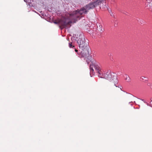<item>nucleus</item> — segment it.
<instances>
[{
    "label": "nucleus",
    "mask_w": 152,
    "mask_h": 152,
    "mask_svg": "<svg viewBox=\"0 0 152 152\" xmlns=\"http://www.w3.org/2000/svg\"><path fill=\"white\" fill-rule=\"evenodd\" d=\"M77 42L80 48L78 54L83 57L89 55V49L88 43L86 41L83 36L77 38Z\"/></svg>",
    "instance_id": "nucleus-1"
},
{
    "label": "nucleus",
    "mask_w": 152,
    "mask_h": 152,
    "mask_svg": "<svg viewBox=\"0 0 152 152\" xmlns=\"http://www.w3.org/2000/svg\"><path fill=\"white\" fill-rule=\"evenodd\" d=\"M55 24H58L60 25V27L64 28L67 25L69 24V22L66 21L65 19H63L57 20H55L54 22Z\"/></svg>",
    "instance_id": "nucleus-6"
},
{
    "label": "nucleus",
    "mask_w": 152,
    "mask_h": 152,
    "mask_svg": "<svg viewBox=\"0 0 152 152\" xmlns=\"http://www.w3.org/2000/svg\"><path fill=\"white\" fill-rule=\"evenodd\" d=\"M93 67L96 71V72L98 74V76L99 77H102L103 76L101 68L98 65H91L90 66V73L93 72L94 71Z\"/></svg>",
    "instance_id": "nucleus-4"
},
{
    "label": "nucleus",
    "mask_w": 152,
    "mask_h": 152,
    "mask_svg": "<svg viewBox=\"0 0 152 152\" xmlns=\"http://www.w3.org/2000/svg\"><path fill=\"white\" fill-rule=\"evenodd\" d=\"M99 31H100L101 33L103 32V31L102 30V28L100 29L99 30Z\"/></svg>",
    "instance_id": "nucleus-12"
},
{
    "label": "nucleus",
    "mask_w": 152,
    "mask_h": 152,
    "mask_svg": "<svg viewBox=\"0 0 152 152\" xmlns=\"http://www.w3.org/2000/svg\"><path fill=\"white\" fill-rule=\"evenodd\" d=\"M78 13L77 10L73 12L71 14H69V16H68L69 19L71 20L68 22L69 24L72 22L75 23L77 20L80 19L81 18L80 15L78 17L77 16V14Z\"/></svg>",
    "instance_id": "nucleus-3"
},
{
    "label": "nucleus",
    "mask_w": 152,
    "mask_h": 152,
    "mask_svg": "<svg viewBox=\"0 0 152 152\" xmlns=\"http://www.w3.org/2000/svg\"><path fill=\"white\" fill-rule=\"evenodd\" d=\"M150 104L151 105L152 107V98L151 99V101L150 102Z\"/></svg>",
    "instance_id": "nucleus-11"
},
{
    "label": "nucleus",
    "mask_w": 152,
    "mask_h": 152,
    "mask_svg": "<svg viewBox=\"0 0 152 152\" xmlns=\"http://www.w3.org/2000/svg\"><path fill=\"white\" fill-rule=\"evenodd\" d=\"M69 46L70 48H73L75 47L74 46L72 45V43H69Z\"/></svg>",
    "instance_id": "nucleus-10"
},
{
    "label": "nucleus",
    "mask_w": 152,
    "mask_h": 152,
    "mask_svg": "<svg viewBox=\"0 0 152 152\" xmlns=\"http://www.w3.org/2000/svg\"><path fill=\"white\" fill-rule=\"evenodd\" d=\"M112 1H113V2H114L115 1V0H112Z\"/></svg>",
    "instance_id": "nucleus-15"
},
{
    "label": "nucleus",
    "mask_w": 152,
    "mask_h": 152,
    "mask_svg": "<svg viewBox=\"0 0 152 152\" xmlns=\"http://www.w3.org/2000/svg\"><path fill=\"white\" fill-rule=\"evenodd\" d=\"M140 80L143 81L144 82H146L148 80V79L147 77L144 76H142L140 77Z\"/></svg>",
    "instance_id": "nucleus-8"
},
{
    "label": "nucleus",
    "mask_w": 152,
    "mask_h": 152,
    "mask_svg": "<svg viewBox=\"0 0 152 152\" xmlns=\"http://www.w3.org/2000/svg\"><path fill=\"white\" fill-rule=\"evenodd\" d=\"M75 51L76 52H78V50H77V49H75Z\"/></svg>",
    "instance_id": "nucleus-13"
},
{
    "label": "nucleus",
    "mask_w": 152,
    "mask_h": 152,
    "mask_svg": "<svg viewBox=\"0 0 152 152\" xmlns=\"http://www.w3.org/2000/svg\"><path fill=\"white\" fill-rule=\"evenodd\" d=\"M24 1L26 2H27V0H24Z\"/></svg>",
    "instance_id": "nucleus-14"
},
{
    "label": "nucleus",
    "mask_w": 152,
    "mask_h": 152,
    "mask_svg": "<svg viewBox=\"0 0 152 152\" xmlns=\"http://www.w3.org/2000/svg\"><path fill=\"white\" fill-rule=\"evenodd\" d=\"M101 78H104L108 80L111 82H113L114 83V85L116 87L117 86L115 85V83L117 82V75L115 74L112 75L110 71H108L106 73L103 74V76Z\"/></svg>",
    "instance_id": "nucleus-2"
},
{
    "label": "nucleus",
    "mask_w": 152,
    "mask_h": 152,
    "mask_svg": "<svg viewBox=\"0 0 152 152\" xmlns=\"http://www.w3.org/2000/svg\"><path fill=\"white\" fill-rule=\"evenodd\" d=\"M125 80L128 82H129L130 81V79L129 76L127 75H125Z\"/></svg>",
    "instance_id": "nucleus-9"
},
{
    "label": "nucleus",
    "mask_w": 152,
    "mask_h": 152,
    "mask_svg": "<svg viewBox=\"0 0 152 152\" xmlns=\"http://www.w3.org/2000/svg\"><path fill=\"white\" fill-rule=\"evenodd\" d=\"M78 13L77 14V16L78 17L79 15L82 18L83 15L84 14H87L88 11L87 10V9L85 7L82 8L80 10H77Z\"/></svg>",
    "instance_id": "nucleus-7"
},
{
    "label": "nucleus",
    "mask_w": 152,
    "mask_h": 152,
    "mask_svg": "<svg viewBox=\"0 0 152 152\" xmlns=\"http://www.w3.org/2000/svg\"><path fill=\"white\" fill-rule=\"evenodd\" d=\"M101 1H99V0H96L94 2L90 3L89 4L86 5L85 7L87 9V10L88 11L91 9H93L98 5H101Z\"/></svg>",
    "instance_id": "nucleus-5"
}]
</instances>
